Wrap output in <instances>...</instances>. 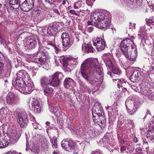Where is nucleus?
Masks as SVG:
<instances>
[{
	"label": "nucleus",
	"instance_id": "nucleus-1",
	"mask_svg": "<svg viewBox=\"0 0 154 154\" xmlns=\"http://www.w3.org/2000/svg\"><path fill=\"white\" fill-rule=\"evenodd\" d=\"M91 21H88V24L94 26L98 28L107 29L110 24V15L108 12L105 14L103 13L94 12L91 15Z\"/></svg>",
	"mask_w": 154,
	"mask_h": 154
},
{
	"label": "nucleus",
	"instance_id": "nucleus-2",
	"mask_svg": "<svg viewBox=\"0 0 154 154\" xmlns=\"http://www.w3.org/2000/svg\"><path fill=\"white\" fill-rule=\"evenodd\" d=\"M131 38V39L126 38L121 42L120 50L121 52L130 60L135 61L137 55V50L132 40L134 37Z\"/></svg>",
	"mask_w": 154,
	"mask_h": 154
},
{
	"label": "nucleus",
	"instance_id": "nucleus-3",
	"mask_svg": "<svg viewBox=\"0 0 154 154\" xmlns=\"http://www.w3.org/2000/svg\"><path fill=\"white\" fill-rule=\"evenodd\" d=\"M97 60L96 59L89 58L85 60L82 63L81 67L89 70L91 74H94L95 72L100 76L101 79L103 77V69L102 68L97 65Z\"/></svg>",
	"mask_w": 154,
	"mask_h": 154
},
{
	"label": "nucleus",
	"instance_id": "nucleus-4",
	"mask_svg": "<svg viewBox=\"0 0 154 154\" xmlns=\"http://www.w3.org/2000/svg\"><path fill=\"white\" fill-rule=\"evenodd\" d=\"M103 113V110L101 104L95 103L92 109L93 119L95 123L100 122L103 125L106 124V119L102 116Z\"/></svg>",
	"mask_w": 154,
	"mask_h": 154
},
{
	"label": "nucleus",
	"instance_id": "nucleus-5",
	"mask_svg": "<svg viewBox=\"0 0 154 154\" xmlns=\"http://www.w3.org/2000/svg\"><path fill=\"white\" fill-rule=\"evenodd\" d=\"M45 48V47L42 46H39L37 52V58L36 59V62L40 65H38L39 67L42 66L43 67H44V65L45 64L46 55L47 54V52L46 51Z\"/></svg>",
	"mask_w": 154,
	"mask_h": 154
},
{
	"label": "nucleus",
	"instance_id": "nucleus-6",
	"mask_svg": "<svg viewBox=\"0 0 154 154\" xmlns=\"http://www.w3.org/2000/svg\"><path fill=\"white\" fill-rule=\"evenodd\" d=\"M125 105L128 113L131 115H133L139 108L141 106V102L138 101H133L130 100H126Z\"/></svg>",
	"mask_w": 154,
	"mask_h": 154
},
{
	"label": "nucleus",
	"instance_id": "nucleus-7",
	"mask_svg": "<svg viewBox=\"0 0 154 154\" xmlns=\"http://www.w3.org/2000/svg\"><path fill=\"white\" fill-rule=\"evenodd\" d=\"M17 116L18 122L22 127H25L28 122L27 116L23 109H17L14 112Z\"/></svg>",
	"mask_w": 154,
	"mask_h": 154
},
{
	"label": "nucleus",
	"instance_id": "nucleus-8",
	"mask_svg": "<svg viewBox=\"0 0 154 154\" xmlns=\"http://www.w3.org/2000/svg\"><path fill=\"white\" fill-rule=\"evenodd\" d=\"M63 148L65 150L71 152L76 148L75 143L71 138H67L63 140L61 142Z\"/></svg>",
	"mask_w": 154,
	"mask_h": 154
},
{
	"label": "nucleus",
	"instance_id": "nucleus-9",
	"mask_svg": "<svg viewBox=\"0 0 154 154\" xmlns=\"http://www.w3.org/2000/svg\"><path fill=\"white\" fill-rule=\"evenodd\" d=\"M81 72L83 77L90 83L95 85V84L99 81V80L97 78H94V77H93L94 78H90V77L88 74H89L90 76L94 74H91L89 70L87 69L81 67Z\"/></svg>",
	"mask_w": 154,
	"mask_h": 154
},
{
	"label": "nucleus",
	"instance_id": "nucleus-10",
	"mask_svg": "<svg viewBox=\"0 0 154 154\" xmlns=\"http://www.w3.org/2000/svg\"><path fill=\"white\" fill-rule=\"evenodd\" d=\"M26 82L22 88L20 89V92L24 94H30L33 90V83L31 80L26 81Z\"/></svg>",
	"mask_w": 154,
	"mask_h": 154
},
{
	"label": "nucleus",
	"instance_id": "nucleus-11",
	"mask_svg": "<svg viewBox=\"0 0 154 154\" xmlns=\"http://www.w3.org/2000/svg\"><path fill=\"white\" fill-rule=\"evenodd\" d=\"M94 45L98 51L104 50L106 47V43L103 38L97 37L94 42H93Z\"/></svg>",
	"mask_w": 154,
	"mask_h": 154
},
{
	"label": "nucleus",
	"instance_id": "nucleus-12",
	"mask_svg": "<svg viewBox=\"0 0 154 154\" xmlns=\"http://www.w3.org/2000/svg\"><path fill=\"white\" fill-rule=\"evenodd\" d=\"M34 3L33 0H26L20 5L21 9L24 11H28L33 8Z\"/></svg>",
	"mask_w": 154,
	"mask_h": 154
},
{
	"label": "nucleus",
	"instance_id": "nucleus-13",
	"mask_svg": "<svg viewBox=\"0 0 154 154\" xmlns=\"http://www.w3.org/2000/svg\"><path fill=\"white\" fill-rule=\"evenodd\" d=\"M61 38L62 43L63 46L68 48L72 45V43L70 41V37L68 33H63L61 35Z\"/></svg>",
	"mask_w": 154,
	"mask_h": 154
},
{
	"label": "nucleus",
	"instance_id": "nucleus-14",
	"mask_svg": "<svg viewBox=\"0 0 154 154\" xmlns=\"http://www.w3.org/2000/svg\"><path fill=\"white\" fill-rule=\"evenodd\" d=\"M63 75L62 73L56 72L51 78L54 86H57L60 84V80L63 78Z\"/></svg>",
	"mask_w": 154,
	"mask_h": 154
},
{
	"label": "nucleus",
	"instance_id": "nucleus-15",
	"mask_svg": "<svg viewBox=\"0 0 154 154\" xmlns=\"http://www.w3.org/2000/svg\"><path fill=\"white\" fill-rule=\"evenodd\" d=\"M64 87L66 88L69 89H73L75 85V82L72 78L67 77L63 82Z\"/></svg>",
	"mask_w": 154,
	"mask_h": 154
},
{
	"label": "nucleus",
	"instance_id": "nucleus-16",
	"mask_svg": "<svg viewBox=\"0 0 154 154\" xmlns=\"http://www.w3.org/2000/svg\"><path fill=\"white\" fill-rule=\"evenodd\" d=\"M17 78L21 79L24 80L26 82L31 80L30 76L26 71L24 70L19 71L16 74Z\"/></svg>",
	"mask_w": 154,
	"mask_h": 154
},
{
	"label": "nucleus",
	"instance_id": "nucleus-17",
	"mask_svg": "<svg viewBox=\"0 0 154 154\" xmlns=\"http://www.w3.org/2000/svg\"><path fill=\"white\" fill-rule=\"evenodd\" d=\"M40 85L42 88L48 86L49 85L54 86L51 78L49 79L45 76H42L40 78Z\"/></svg>",
	"mask_w": 154,
	"mask_h": 154
},
{
	"label": "nucleus",
	"instance_id": "nucleus-18",
	"mask_svg": "<svg viewBox=\"0 0 154 154\" xmlns=\"http://www.w3.org/2000/svg\"><path fill=\"white\" fill-rule=\"evenodd\" d=\"M26 83L24 80L17 79V78L16 79H15L14 81H13L12 82L13 85L19 91L20 89L22 88Z\"/></svg>",
	"mask_w": 154,
	"mask_h": 154
},
{
	"label": "nucleus",
	"instance_id": "nucleus-19",
	"mask_svg": "<svg viewBox=\"0 0 154 154\" xmlns=\"http://www.w3.org/2000/svg\"><path fill=\"white\" fill-rule=\"evenodd\" d=\"M113 80L115 81L116 83H117L118 87L120 88V87H121V88H122V91L124 93H126L128 92L127 88L124 87L125 86V85H128V83L126 81H125L123 79H113Z\"/></svg>",
	"mask_w": 154,
	"mask_h": 154
},
{
	"label": "nucleus",
	"instance_id": "nucleus-20",
	"mask_svg": "<svg viewBox=\"0 0 154 154\" xmlns=\"http://www.w3.org/2000/svg\"><path fill=\"white\" fill-rule=\"evenodd\" d=\"M141 77V73L138 70L134 71L131 74L130 79L131 81L135 82L140 79Z\"/></svg>",
	"mask_w": 154,
	"mask_h": 154
},
{
	"label": "nucleus",
	"instance_id": "nucleus-21",
	"mask_svg": "<svg viewBox=\"0 0 154 154\" xmlns=\"http://www.w3.org/2000/svg\"><path fill=\"white\" fill-rule=\"evenodd\" d=\"M104 62L108 70H110V69L114 66L113 65L110 59L107 55L105 54L103 57Z\"/></svg>",
	"mask_w": 154,
	"mask_h": 154
},
{
	"label": "nucleus",
	"instance_id": "nucleus-22",
	"mask_svg": "<svg viewBox=\"0 0 154 154\" xmlns=\"http://www.w3.org/2000/svg\"><path fill=\"white\" fill-rule=\"evenodd\" d=\"M16 99L14 94L12 92H9L7 95V103L9 105L14 104L15 100Z\"/></svg>",
	"mask_w": 154,
	"mask_h": 154
},
{
	"label": "nucleus",
	"instance_id": "nucleus-23",
	"mask_svg": "<svg viewBox=\"0 0 154 154\" xmlns=\"http://www.w3.org/2000/svg\"><path fill=\"white\" fill-rule=\"evenodd\" d=\"M20 135L17 133H14L10 135L9 138V141L12 143H16L18 140Z\"/></svg>",
	"mask_w": 154,
	"mask_h": 154
},
{
	"label": "nucleus",
	"instance_id": "nucleus-24",
	"mask_svg": "<svg viewBox=\"0 0 154 154\" xmlns=\"http://www.w3.org/2000/svg\"><path fill=\"white\" fill-rule=\"evenodd\" d=\"M20 0H9V5L14 9H17L20 6Z\"/></svg>",
	"mask_w": 154,
	"mask_h": 154
},
{
	"label": "nucleus",
	"instance_id": "nucleus-25",
	"mask_svg": "<svg viewBox=\"0 0 154 154\" xmlns=\"http://www.w3.org/2000/svg\"><path fill=\"white\" fill-rule=\"evenodd\" d=\"M84 48L83 45L82 46V50L84 52H86L88 53L89 52H93L94 51V49L93 47L90 45L88 44L84 45Z\"/></svg>",
	"mask_w": 154,
	"mask_h": 154
},
{
	"label": "nucleus",
	"instance_id": "nucleus-26",
	"mask_svg": "<svg viewBox=\"0 0 154 154\" xmlns=\"http://www.w3.org/2000/svg\"><path fill=\"white\" fill-rule=\"evenodd\" d=\"M42 89L43 90L44 94L46 96L50 95L52 94L53 92L52 88L51 87H49L48 86L43 87Z\"/></svg>",
	"mask_w": 154,
	"mask_h": 154
},
{
	"label": "nucleus",
	"instance_id": "nucleus-27",
	"mask_svg": "<svg viewBox=\"0 0 154 154\" xmlns=\"http://www.w3.org/2000/svg\"><path fill=\"white\" fill-rule=\"evenodd\" d=\"M6 115V111L3 108H1L0 109V121L2 122L4 120Z\"/></svg>",
	"mask_w": 154,
	"mask_h": 154
},
{
	"label": "nucleus",
	"instance_id": "nucleus-28",
	"mask_svg": "<svg viewBox=\"0 0 154 154\" xmlns=\"http://www.w3.org/2000/svg\"><path fill=\"white\" fill-rule=\"evenodd\" d=\"M85 4L82 1H78L75 2L73 5L74 8L75 9H78L81 7H83Z\"/></svg>",
	"mask_w": 154,
	"mask_h": 154
},
{
	"label": "nucleus",
	"instance_id": "nucleus-29",
	"mask_svg": "<svg viewBox=\"0 0 154 154\" xmlns=\"http://www.w3.org/2000/svg\"><path fill=\"white\" fill-rule=\"evenodd\" d=\"M146 24L149 26L154 25V17H150L146 19Z\"/></svg>",
	"mask_w": 154,
	"mask_h": 154
},
{
	"label": "nucleus",
	"instance_id": "nucleus-30",
	"mask_svg": "<svg viewBox=\"0 0 154 154\" xmlns=\"http://www.w3.org/2000/svg\"><path fill=\"white\" fill-rule=\"evenodd\" d=\"M109 70V71H112L113 74H116L118 75H119L121 73V72L119 68L115 66H114L112 68L110 69V70Z\"/></svg>",
	"mask_w": 154,
	"mask_h": 154
},
{
	"label": "nucleus",
	"instance_id": "nucleus-31",
	"mask_svg": "<svg viewBox=\"0 0 154 154\" xmlns=\"http://www.w3.org/2000/svg\"><path fill=\"white\" fill-rule=\"evenodd\" d=\"M56 33L58 30L60 29V26L58 23L56 22L53 23L50 25Z\"/></svg>",
	"mask_w": 154,
	"mask_h": 154
},
{
	"label": "nucleus",
	"instance_id": "nucleus-32",
	"mask_svg": "<svg viewBox=\"0 0 154 154\" xmlns=\"http://www.w3.org/2000/svg\"><path fill=\"white\" fill-rule=\"evenodd\" d=\"M147 135L149 137V139L154 143V130H152L148 132Z\"/></svg>",
	"mask_w": 154,
	"mask_h": 154
},
{
	"label": "nucleus",
	"instance_id": "nucleus-33",
	"mask_svg": "<svg viewBox=\"0 0 154 154\" xmlns=\"http://www.w3.org/2000/svg\"><path fill=\"white\" fill-rule=\"evenodd\" d=\"M47 32L49 35H53L56 33L51 25L48 26L47 29Z\"/></svg>",
	"mask_w": 154,
	"mask_h": 154
},
{
	"label": "nucleus",
	"instance_id": "nucleus-34",
	"mask_svg": "<svg viewBox=\"0 0 154 154\" xmlns=\"http://www.w3.org/2000/svg\"><path fill=\"white\" fill-rule=\"evenodd\" d=\"M36 42L35 40H31L28 46L29 49L33 48L36 46Z\"/></svg>",
	"mask_w": 154,
	"mask_h": 154
},
{
	"label": "nucleus",
	"instance_id": "nucleus-35",
	"mask_svg": "<svg viewBox=\"0 0 154 154\" xmlns=\"http://www.w3.org/2000/svg\"><path fill=\"white\" fill-rule=\"evenodd\" d=\"M32 108L33 111L35 113H39L41 111V108L40 104L34 106Z\"/></svg>",
	"mask_w": 154,
	"mask_h": 154
},
{
	"label": "nucleus",
	"instance_id": "nucleus-36",
	"mask_svg": "<svg viewBox=\"0 0 154 154\" xmlns=\"http://www.w3.org/2000/svg\"><path fill=\"white\" fill-rule=\"evenodd\" d=\"M5 140H3V138L0 136V148L5 147L7 146L6 144H4L3 142H5Z\"/></svg>",
	"mask_w": 154,
	"mask_h": 154
},
{
	"label": "nucleus",
	"instance_id": "nucleus-37",
	"mask_svg": "<svg viewBox=\"0 0 154 154\" xmlns=\"http://www.w3.org/2000/svg\"><path fill=\"white\" fill-rule=\"evenodd\" d=\"M40 104L38 101L35 99H33L31 104L32 108L34 106H35L38 105V104Z\"/></svg>",
	"mask_w": 154,
	"mask_h": 154
},
{
	"label": "nucleus",
	"instance_id": "nucleus-38",
	"mask_svg": "<svg viewBox=\"0 0 154 154\" xmlns=\"http://www.w3.org/2000/svg\"><path fill=\"white\" fill-rule=\"evenodd\" d=\"M127 122L128 124V126L130 128H133L134 127L135 125L132 120L129 119L127 120Z\"/></svg>",
	"mask_w": 154,
	"mask_h": 154
},
{
	"label": "nucleus",
	"instance_id": "nucleus-39",
	"mask_svg": "<svg viewBox=\"0 0 154 154\" xmlns=\"http://www.w3.org/2000/svg\"><path fill=\"white\" fill-rule=\"evenodd\" d=\"M95 0H86V3L89 6H92Z\"/></svg>",
	"mask_w": 154,
	"mask_h": 154
},
{
	"label": "nucleus",
	"instance_id": "nucleus-40",
	"mask_svg": "<svg viewBox=\"0 0 154 154\" xmlns=\"http://www.w3.org/2000/svg\"><path fill=\"white\" fill-rule=\"evenodd\" d=\"M4 61H0V74L2 73L4 65Z\"/></svg>",
	"mask_w": 154,
	"mask_h": 154
},
{
	"label": "nucleus",
	"instance_id": "nucleus-41",
	"mask_svg": "<svg viewBox=\"0 0 154 154\" xmlns=\"http://www.w3.org/2000/svg\"><path fill=\"white\" fill-rule=\"evenodd\" d=\"M91 154H102L101 151L97 149L92 151Z\"/></svg>",
	"mask_w": 154,
	"mask_h": 154
},
{
	"label": "nucleus",
	"instance_id": "nucleus-42",
	"mask_svg": "<svg viewBox=\"0 0 154 154\" xmlns=\"http://www.w3.org/2000/svg\"><path fill=\"white\" fill-rule=\"evenodd\" d=\"M135 25L136 24L134 23H132L131 22L130 23L129 25V29H134L135 28Z\"/></svg>",
	"mask_w": 154,
	"mask_h": 154
},
{
	"label": "nucleus",
	"instance_id": "nucleus-43",
	"mask_svg": "<svg viewBox=\"0 0 154 154\" xmlns=\"http://www.w3.org/2000/svg\"><path fill=\"white\" fill-rule=\"evenodd\" d=\"M57 109L56 107H51L50 108V110L52 113H56L57 112Z\"/></svg>",
	"mask_w": 154,
	"mask_h": 154
},
{
	"label": "nucleus",
	"instance_id": "nucleus-44",
	"mask_svg": "<svg viewBox=\"0 0 154 154\" xmlns=\"http://www.w3.org/2000/svg\"><path fill=\"white\" fill-rule=\"evenodd\" d=\"M32 151L35 153H38L40 151L38 147L37 148H36L35 149H35L33 148L32 149Z\"/></svg>",
	"mask_w": 154,
	"mask_h": 154
},
{
	"label": "nucleus",
	"instance_id": "nucleus-45",
	"mask_svg": "<svg viewBox=\"0 0 154 154\" xmlns=\"http://www.w3.org/2000/svg\"><path fill=\"white\" fill-rule=\"evenodd\" d=\"M136 146H137V147L135 149V151L136 152H140V151H142V148H141V147H139V145L137 144L136 145Z\"/></svg>",
	"mask_w": 154,
	"mask_h": 154
},
{
	"label": "nucleus",
	"instance_id": "nucleus-46",
	"mask_svg": "<svg viewBox=\"0 0 154 154\" xmlns=\"http://www.w3.org/2000/svg\"><path fill=\"white\" fill-rule=\"evenodd\" d=\"M69 12L72 14H74L76 16H79V14L76 13V11L74 10H70L69 11Z\"/></svg>",
	"mask_w": 154,
	"mask_h": 154
},
{
	"label": "nucleus",
	"instance_id": "nucleus-47",
	"mask_svg": "<svg viewBox=\"0 0 154 154\" xmlns=\"http://www.w3.org/2000/svg\"><path fill=\"white\" fill-rule=\"evenodd\" d=\"M0 61H5V57L3 55L0 53Z\"/></svg>",
	"mask_w": 154,
	"mask_h": 154
},
{
	"label": "nucleus",
	"instance_id": "nucleus-48",
	"mask_svg": "<svg viewBox=\"0 0 154 154\" xmlns=\"http://www.w3.org/2000/svg\"><path fill=\"white\" fill-rule=\"evenodd\" d=\"M131 88L135 91H137L138 90V89L136 85H131Z\"/></svg>",
	"mask_w": 154,
	"mask_h": 154
},
{
	"label": "nucleus",
	"instance_id": "nucleus-49",
	"mask_svg": "<svg viewBox=\"0 0 154 154\" xmlns=\"http://www.w3.org/2000/svg\"><path fill=\"white\" fill-rule=\"evenodd\" d=\"M57 140H54V142L53 141H52V146L53 148H56L57 147Z\"/></svg>",
	"mask_w": 154,
	"mask_h": 154
},
{
	"label": "nucleus",
	"instance_id": "nucleus-50",
	"mask_svg": "<svg viewBox=\"0 0 154 154\" xmlns=\"http://www.w3.org/2000/svg\"><path fill=\"white\" fill-rule=\"evenodd\" d=\"M88 9H84L82 10H80L79 11H77V12L79 13L80 12H81L82 13L85 14L86 11H88Z\"/></svg>",
	"mask_w": 154,
	"mask_h": 154
},
{
	"label": "nucleus",
	"instance_id": "nucleus-51",
	"mask_svg": "<svg viewBox=\"0 0 154 154\" xmlns=\"http://www.w3.org/2000/svg\"><path fill=\"white\" fill-rule=\"evenodd\" d=\"M45 1L46 2H48L50 4H53L55 2L56 0H48V1L47 0H45Z\"/></svg>",
	"mask_w": 154,
	"mask_h": 154
},
{
	"label": "nucleus",
	"instance_id": "nucleus-52",
	"mask_svg": "<svg viewBox=\"0 0 154 154\" xmlns=\"http://www.w3.org/2000/svg\"><path fill=\"white\" fill-rule=\"evenodd\" d=\"M85 91L87 92L88 93H90L91 92L92 90L88 88H86L85 89Z\"/></svg>",
	"mask_w": 154,
	"mask_h": 154
},
{
	"label": "nucleus",
	"instance_id": "nucleus-53",
	"mask_svg": "<svg viewBox=\"0 0 154 154\" xmlns=\"http://www.w3.org/2000/svg\"><path fill=\"white\" fill-rule=\"evenodd\" d=\"M53 11L54 13L57 14L58 15H59V14H60V12L57 9H53Z\"/></svg>",
	"mask_w": 154,
	"mask_h": 154
},
{
	"label": "nucleus",
	"instance_id": "nucleus-54",
	"mask_svg": "<svg viewBox=\"0 0 154 154\" xmlns=\"http://www.w3.org/2000/svg\"><path fill=\"white\" fill-rule=\"evenodd\" d=\"M63 60L64 61V62L63 63V66L64 67L67 66V63L66 62V61L65 60V57H64L63 58Z\"/></svg>",
	"mask_w": 154,
	"mask_h": 154
},
{
	"label": "nucleus",
	"instance_id": "nucleus-55",
	"mask_svg": "<svg viewBox=\"0 0 154 154\" xmlns=\"http://www.w3.org/2000/svg\"><path fill=\"white\" fill-rule=\"evenodd\" d=\"M126 149V147L125 146H123L121 147L120 151L122 152H123V151H125Z\"/></svg>",
	"mask_w": 154,
	"mask_h": 154
},
{
	"label": "nucleus",
	"instance_id": "nucleus-56",
	"mask_svg": "<svg viewBox=\"0 0 154 154\" xmlns=\"http://www.w3.org/2000/svg\"><path fill=\"white\" fill-rule=\"evenodd\" d=\"M93 28L92 27H89L88 28V30L89 32H91L93 31Z\"/></svg>",
	"mask_w": 154,
	"mask_h": 154
},
{
	"label": "nucleus",
	"instance_id": "nucleus-57",
	"mask_svg": "<svg viewBox=\"0 0 154 154\" xmlns=\"http://www.w3.org/2000/svg\"><path fill=\"white\" fill-rule=\"evenodd\" d=\"M67 3H68V2L67 0H63L62 2V4L63 5H65Z\"/></svg>",
	"mask_w": 154,
	"mask_h": 154
},
{
	"label": "nucleus",
	"instance_id": "nucleus-58",
	"mask_svg": "<svg viewBox=\"0 0 154 154\" xmlns=\"http://www.w3.org/2000/svg\"><path fill=\"white\" fill-rule=\"evenodd\" d=\"M50 129H55L56 128L55 126L54 125L52 124L51 126L49 128Z\"/></svg>",
	"mask_w": 154,
	"mask_h": 154
},
{
	"label": "nucleus",
	"instance_id": "nucleus-59",
	"mask_svg": "<svg viewBox=\"0 0 154 154\" xmlns=\"http://www.w3.org/2000/svg\"><path fill=\"white\" fill-rule=\"evenodd\" d=\"M148 112H149V113H148V114H150V111L148 109H147V112L145 114V117L143 118V119H144L148 115Z\"/></svg>",
	"mask_w": 154,
	"mask_h": 154
},
{
	"label": "nucleus",
	"instance_id": "nucleus-60",
	"mask_svg": "<svg viewBox=\"0 0 154 154\" xmlns=\"http://www.w3.org/2000/svg\"><path fill=\"white\" fill-rule=\"evenodd\" d=\"M53 47H54V49H55L56 50V52H57V51H58V49L57 48V47L54 44V45H53Z\"/></svg>",
	"mask_w": 154,
	"mask_h": 154
},
{
	"label": "nucleus",
	"instance_id": "nucleus-61",
	"mask_svg": "<svg viewBox=\"0 0 154 154\" xmlns=\"http://www.w3.org/2000/svg\"><path fill=\"white\" fill-rule=\"evenodd\" d=\"M33 58L35 60L34 62H35L37 63V62H36V59L37 58V54L33 56Z\"/></svg>",
	"mask_w": 154,
	"mask_h": 154
},
{
	"label": "nucleus",
	"instance_id": "nucleus-62",
	"mask_svg": "<svg viewBox=\"0 0 154 154\" xmlns=\"http://www.w3.org/2000/svg\"><path fill=\"white\" fill-rule=\"evenodd\" d=\"M151 71L152 73L154 74V66L152 67Z\"/></svg>",
	"mask_w": 154,
	"mask_h": 154
},
{
	"label": "nucleus",
	"instance_id": "nucleus-63",
	"mask_svg": "<svg viewBox=\"0 0 154 154\" xmlns=\"http://www.w3.org/2000/svg\"><path fill=\"white\" fill-rule=\"evenodd\" d=\"M6 154H16L14 152H11L9 151Z\"/></svg>",
	"mask_w": 154,
	"mask_h": 154
},
{
	"label": "nucleus",
	"instance_id": "nucleus-64",
	"mask_svg": "<svg viewBox=\"0 0 154 154\" xmlns=\"http://www.w3.org/2000/svg\"><path fill=\"white\" fill-rule=\"evenodd\" d=\"M48 45H52V46H53V45H54V44L52 42H49L48 43Z\"/></svg>",
	"mask_w": 154,
	"mask_h": 154
}]
</instances>
